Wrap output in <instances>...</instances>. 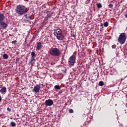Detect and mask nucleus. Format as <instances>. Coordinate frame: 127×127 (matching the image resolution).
Returning <instances> with one entry per match:
<instances>
[{
  "label": "nucleus",
  "instance_id": "obj_1",
  "mask_svg": "<svg viewBox=\"0 0 127 127\" xmlns=\"http://www.w3.org/2000/svg\"><path fill=\"white\" fill-rule=\"evenodd\" d=\"M15 11L16 13L22 16L27 12V8L25 6L19 4L16 6Z\"/></svg>",
  "mask_w": 127,
  "mask_h": 127
},
{
  "label": "nucleus",
  "instance_id": "obj_2",
  "mask_svg": "<svg viewBox=\"0 0 127 127\" xmlns=\"http://www.w3.org/2000/svg\"><path fill=\"white\" fill-rule=\"evenodd\" d=\"M127 35L125 33H122L118 38V42L121 45L124 44L127 40Z\"/></svg>",
  "mask_w": 127,
  "mask_h": 127
},
{
  "label": "nucleus",
  "instance_id": "obj_3",
  "mask_svg": "<svg viewBox=\"0 0 127 127\" xmlns=\"http://www.w3.org/2000/svg\"><path fill=\"white\" fill-rule=\"evenodd\" d=\"M54 31L55 32H54V35L57 37V38H58L59 40L61 41L64 40V36L60 29H55Z\"/></svg>",
  "mask_w": 127,
  "mask_h": 127
},
{
  "label": "nucleus",
  "instance_id": "obj_4",
  "mask_svg": "<svg viewBox=\"0 0 127 127\" xmlns=\"http://www.w3.org/2000/svg\"><path fill=\"white\" fill-rule=\"evenodd\" d=\"M49 53L53 56H59L61 54L60 50L57 48H52L51 50H49Z\"/></svg>",
  "mask_w": 127,
  "mask_h": 127
},
{
  "label": "nucleus",
  "instance_id": "obj_5",
  "mask_svg": "<svg viewBox=\"0 0 127 127\" xmlns=\"http://www.w3.org/2000/svg\"><path fill=\"white\" fill-rule=\"evenodd\" d=\"M5 18L3 14L0 13V26L2 28H6L8 26L7 24L3 21Z\"/></svg>",
  "mask_w": 127,
  "mask_h": 127
},
{
  "label": "nucleus",
  "instance_id": "obj_6",
  "mask_svg": "<svg viewBox=\"0 0 127 127\" xmlns=\"http://www.w3.org/2000/svg\"><path fill=\"white\" fill-rule=\"evenodd\" d=\"M76 61V57L75 56L72 55L68 59V64L70 65V66H72L75 64Z\"/></svg>",
  "mask_w": 127,
  "mask_h": 127
},
{
  "label": "nucleus",
  "instance_id": "obj_7",
  "mask_svg": "<svg viewBox=\"0 0 127 127\" xmlns=\"http://www.w3.org/2000/svg\"><path fill=\"white\" fill-rule=\"evenodd\" d=\"M53 105V101L52 99H49V100L45 101V105L46 106H52Z\"/></svg>",
  "mask_w": 127,
  "mask_h": 127
},
{
  "label": "nucleus",
  "instance_id": "obj_8",
  "mask_svg": "<svg viewBox=\"0 0 127 127\" xmlns=\"http://www.w3.org/2000/svg\"><path fill=\"white\" fill-rule=\"evenodd\" d=\"M40 90V86L39 85H37L34 86V88L33 90V92H34L35 93H39Z\"/></svg>",
  "mask_w": 127,
  "mask_h": 127
},
{
  "label": "nucleus",
  "instance_id": "obj_9",
  "mask_svg": "<svg viewBox=\"0 0 127 127\" xmlns=\"http://www.w3.org/2000/svg\"><path fill=\"white\" fill-rule=\"evenodd\" d=\"M52 14H53V13L50 12L49 13H48V15H47L46 16V17L45 18V19L46 20H48L49 18L51 17V16L52 15Z\"/></svg>",
  "mask_w": 127,
  "mask_h": 127
},
{
  "label": "nucleus",
  "instance_id": "obj_10",
  "mask_svg": "<svg viewBox=\"0 0 127 127\" xmlns=\"http://www.w3.org/2000/svg\"><path fill=\"white\" fill-rule=\"evenodd\" d=\"M42 47V43L41 42L38 43V44L37 45V50H40V49Z\"/></svg>",
  "mask_w": 127,
  "mask_h": 127
},
{
  "label": "nucleus",
  "instance_id": "obj_11",
  "mask_svg": "<svg viewBox=\"0 0 127 127\" xmlns=\"http://www.w3.org/2000/svg\"><path fill=\"white\" fill-rule=\"evenodd\" d=\"M0 92L1 93V94H3V93H5V92H6V88L5 87H2L0 89Z\"/></svg>",
  "mask_w": 127,
  "mask_h": 127
},
{
  "label": "nucleus",
  "instance_id": "obj_12",
  "mask_svg": "<svg viewBox=\"0 0 127 127\" xmlns=\"http://www.w3.org/2000/svg\"><path fill=\"white\" fill-rule=\"evenodd\" d=\"M97 7L99 9L100 8H101L102 7V5L101 3H97L96 4Z\"/></svg>",
  "mask_w": 127,
  "mask_h": 127
},
{
  "label": "nucleus",
  "instance_id": "obj_13",
  "mask_svg": "<svg viewBox=\"0 0 127 127\" xmlns=\"http://www.w3.org/2000/svg\"><path fill=\"white\" fill-rule=\"evenodd\" d=\"M10 126H11L12 127H15L16 126V124L15 122H11L10 123Z\"/></svg>",
  "mask_w": 127,
  "mask_h": 127
},
{
  "label": "nucleus",
  "instance_id": "obj_14",
  "mask_svg": "<svg viewBox=\"0 0 127 127\" xmlns=\"http://www.w3.org/2000/svg\"><path fill=\"white\" fill-rule=\"evenodd\" d=\"M99 86H100L101 87H103L104 85V83L102 81H100L98 83Z\"/></svg>",
  "mask_w": 127,
  "mask_h": 127
},
{
  "label": "nucleus",
  "instance_id": "obj_15",
  "mask_svg": "<svg viewBox=\"0 0 127 127\" xmlns=\"http://www.w3.org/2000/svg\"><path fill=\"white\" fill-rule=\"evenodd\" d=\"M3 58L4 59L6 60L8 58V56L7 55V54H4L3 55Z\"/></svg>",
  "mask_w": 127,
  "mask_h": 127
},
{
  "label": "nucleus",
  "instance_id": "obj_16",
  "mask_svg": "<svg viewBox=\"0 0 127 127\" xmlns=\"http://www.w3.org/2000/svg\"><path fill=\"white\" fill-rule=\"evenodd\" d=\"M55 89H56V90H60L61 87L59 85H55Z\"/></svg>",
  "mask_w": 127,
  "mask_h": 127
},
{
  "label": "nucleus",
  "instance_id": "obj_17",
  "mask_svg": "<svg viewBox=\"0 0 127 127\" xmlns=\"http://www.w3.org/2000/svg\"><path fill=\"white\" fill-rule=\"evenodd\" d=\"M36 56V54L35 52H32L31 53V58H35Z\"/></svg>",
  "mask_w": 127,
  "mask_h": 127
},
{
  "label": "nucleus",
  "instance_id": "obj_18",
  "mask_svg": "<svg viewBox=\"0 0 127 127\" xmlns=\"http://www.w3.org/2000/svg\"><path fill=\"white\" fill-rule=\"evenodd\" d=\"M36 61V59H35L34 58H31V59L30 60V61L29 62L30 64H32L33 63V62H35Z\"/></svg>",
  "mask_w": 127,
  "mask_h": 127
},
{
  "label": "nucleus",
  "instance_id": "obj_19",
  "mask_svg": "<svg viewBox=\"0 0 127 127\" xmlns=\"http://www.w3.org/2000/svg\"><path fill=\"white\" fill-rule=\"evenodd\" d=\"M104 27H108L109 26V23L108 22H105L103 24Z\"/></svg>",
  "mask_w": 127,
  "mask_h": 127
},
{
  "label": "nucleus",
  "instance_id": "obj_20",
  "mask_svg": "<svg viewBox=\"0 0 127 127\" xmlns=\"http://www.w3.org/2000/svg\"><path fill=\"white\" fill-rule=\"evenodd\" d=\"M90 2H91V0H86L85 1V4H88L89 3H90Z\"/></svg>",
  "mask_w": 127,
  "mask_h": 127
},
{
  "label": "nucleus",
  "instance_id": "obj_21",
  "mask_svg": "<svg viewBox=\"0 0 127 127\" xmlns=\"http://www.w3.org/2000/svg\"><path fill=\"white\" fill-rule=\"evenodd\" d=\"M68 112L69 114H72V113H73L74 111H73V109H69L68 110Z\"/></svg>",
  "mask_w": 127,
  "mask_h": 127
},
{
  "label": "nucleus",
  "instance_id": "obj_22",
  "mask_svg": "<svg viewBox=\"0 0 127 127\" xmlns=\"http://www.w3.org/2000/svg\"><path fill=\"white\" fill-rule=\"evenodd\" d=\"M113 6H114V5L112 4H109V8H113Z\"/></svg>",
  "mask_w": 127,
  "mask_h": 127
},
{
  "label": "nucleus",
  "instance_id": "obj_23",
  "mask_svg": "<svg viewBox=\"0 0 127 127\" xmlns=\"http://www.w3.org/2000/svg\"><path fill=\"white\" fill-rule=\"evenodd\" d=\"M17 41L16 40H15V41H12L11 43H12V44H13L16 45V43H17Z\"/></svg>",
  "mask_w": 127,
  "mask_h": 127
},
{
  "label": "nucleus",
  "instance_id": "obj_24",
  "mask_svg": "<svg viewBox=\"0 0 127 127\" xmlns=\"http://www.w3.org/2000/svg\"><path fill=\"white\" fill-rule=\"evenodd\" d=\"M35 39V36H33L32 39L31 40V42H32Z\"/></svg>",
  "mask_w": 127,
  "mask_h": 127
},
{
  "label": "nucleus",
  "instance_id": "obj_25",
  "mask_svg": "<svg viewBox=\"0 0 127 127\" xmlns=\"http://www.w3.org/2000/svg\"><path fill=\"white\" fill-rule=\"evenodd\" d=\"M116 45H113L112 46V48L113 49H116Z\"/></svg>",
  "mask_w": 127,
  "mask_h": 127
},
{
  "label": "nucleus",
  "instance_id": "obj_26",
  "mask_svg": "<svg viewBox=\"0 0 127 127\" xmlns=\"http://www.w3.org/2000/svg\"><path fill=\"white\" fill-rule=\"evenodd\" d=\"M7 110L8 112H10L11 111V109L8 107V108H7Z\"/></svg>",
  "mask_w": 127,
  "mask_h": 127
},
{
  "label": "nucleus",
  "instance_id": "obj_27",
  "mask_svg": "<svg viewBox=\"0 0 127 127\" xmlns=\"http://www.w3.org/2000/svg\"><path fill=\"white\" fill-rule=\"evenodd\" d=\"M24 17H26V18H27V19L30 18L29 16H28L27 14L24 15Z\"/></svg>",
  "mask_w": 127,
  "mask_h": 127
},
{
  "label": "nucleus",
  "instance_id": "obj_28",
  "mask_svg": "<svg viewBox=\"0 0 127 127\" xmlns=\"http://www.w3.org/2000/svg\"><path fill=\"white\" fill-rule=\"evenodd\" d=\"M62 71H63V73H66V72H67L66 69H64Z\"/></svg>",
  "mask_w": 127,
  "mask_h": 127
},
{
  "label": "nucleus",
  "instance_id": "obj_29",
  "mask_svg": "<svg viewBox=\"0 0 127 127\" xmlns=\"http://www.w3.org/2000/svg\"><path fill=\"white\" fill-rule=\"evenodd\" d=\"M71 36L72 37H75V35L74 34H71Z\"/></svg>",
  "mask_w": 127,
  "mask_h": 127
},
{
  "label": "nucleus",
  "instance_id": "obj_30",
  "mask_svg": "<svg viewBox=\"0 0 127 127\" xmlns=\"http://www.w3.org/2000/svg\"><path fill=\"white\" fill-rule=\"evenodd\" d=\"M125 17L127 18V13L126 14H125Z\"/></svg>",
  "mask_w": 127,
  "mask_h": 127
},
{
  "label": "nucleus",
  "instance_id": "obj_31",
  "mask_svg": "<svg viewBox=\"0 0 127 127\" xmlns=\"http://www.w3.org/2000/svg\"><path fill=\"white\" fill-rule=\"evenodd\" d=\"M1 96H0V102H1Z\"/></svg>",
  "mask_w": 127,
  "mask_h": 127
},
{
  "label": "nucleus",
  "instance_id": "obj_32",
  "mask_svg": "<svg viewBox=\"0 0 127 127\" xmlns=\"http://www.w3.org/2000/svg\"><path fill=\"white\" fill-rule=\"evenodd\" d=\"M18 117H19V115H18Z\"/></svg>",
  "mask_w": 127,
  "mask_h": 127
}]
</instances>
